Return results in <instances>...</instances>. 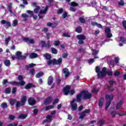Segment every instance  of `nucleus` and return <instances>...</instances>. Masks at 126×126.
<instances>
[{"label": "nucleus", "mask_w": 126, "mask_h": 126, "mask_svg": "<svg viewBox=\"0 0 126 126\" xmlns=\"http://www.w3.org/2000/svg\"><path fill=\"white\" fill-rule=\"evenodd\" d=\"M123 104V100H120V101L117 104V105L116 106V111L117 110H119V109L121 108L122 107V105Z\"/></svg>", "instance_id": "obj_22"}, {"label": "nucleus", "mask_w": 126, "mask_h": 126, "mask_svg": "<svg viewBox=\"0 0 126 126\" xmlns=\"http://www.w3.org/2000/svg\"><path fill=\"white\" fill-rule=\"evenodd\" d=\"M54 108V105H50L46 107V111H48V110H50V109H53Z\"/></svg>", "instance_id": "obj_38"}, {"label": "nucleus", "mask_w": 126, "mask_h": 126, "mask_svg": "<svg viewBox=\"0 0 126 126\" xmlns=\"http://www.w3.org/2000/svg\"><path fill=\"white\" fill-rule=\"evenodd\" d=\"M121 42H122V43H126V39L124 37H121L120 38Z\"/></svg>", "instance_id": "obj_54"}, {"label": "nucleus", "mask_w": 126, "mask_h": 126, "mask_svg": "<svg viewBox=\"0 0 126 126\" xmlns=\"http://www.w3.org/2000/svg\"><path fill=\"white\" fill-rule=\"evenodd\" d=\"M35 64L34 63H31L28 66L29 67H33V66H35Z\"/></svg>", "instance_id": "obj_62"}, {"label": "nucleus", "mask_w": 126, "mask_h": 126, "mask_svg": "<svg viewBox=\"0 0 126 126\" xmlns=\"http://www.w3.org/2000/svg\"><path fill=\"white\" fill-rule=\"evenodd\" d=\"M58 13H59V14H61V13H63V8H60V9L58 10Z\"/></svg>", "instance_id": "obj_61"}, {"label": "nucleus", "mask_w": 126, "mask_h": 126, "mask_svg": "<svg viewBox=\"0 0 126 126\" xmlns=\"http://www.w3.org/2000/svg\"><path fill=\"white\" fill-rule=\"evenodd\" d=\"M105 33L106 34L107 38H111L113 36L111 33V29H110V28L106 27L105 28Z\"/></svg>", "instance_id": "obj_10"}, {"label": "nucleus", "mask_w": 126, "mask_h": 126, "mask_svg": "<svg viewBox=\"0 0 126 126\" xmlns=\"http://www.w3.org/2000/svg\"><path fill=\"white\" fill-rule=\"evenodd\" d=\"M6 83H7V80H6V79L4 80L2 82L3 85H5V84H6Z\"/></svg>", "instance_id": "obj_60"}, {"label": "nucleus", "mask_w": 126, "mask_h": 126, "mask_svg": "<svg viewBox=\"0 0 126 126\" xmlns=\"http://www.w3.org/2000/svg\"><path fill=\"white\" fill-rule=\"evenodd\" d=\"M77 38L79 40L78 44L83 45L84 44V41L83 40L86 39V36L83 34H81L77 35Z\"/></svg>", "instance_id": "obj_6"}, {"label": "nucleus", "mask_w": 126, "mask_h": 126, "mask_svg": "<svg viewBox=\"0 0 126 126\" xmlns=\"http://www.w3.org/2000/svg\"><path fill=\"white\" fill-rule=\"evenodd\" d=\"M53 45H54L55 46H59V45H60V41H55L53 43Z\"/></svg>", "instance_id": "obj_45"}, {"label": "nucleus", "mask_w": 126, "mask_h": 126, "mask_svg": "<svg viewBox=\"0 0 126 126\" xmlns=\"http://www.w3.org/2000/svg\"><path fill=\"white\" fill-rule=\"evenodd\" d=\"M110 113L112 117H115V115H116V110H115V108H111Z\"/></svg>", "instance_id": "obj_20"}, {"label": "nucleus", "mask_w": 126, "mask_h": 126, "mask_svg": "<svg viewBox=\"0 0 126 126\" xmlns=\"http://www.w3.org/2000/svg\"><path fill=\"white\" fill-rule=\"evenodd\" d=\"M15 92H16V88H14L12 89V93L13 94H15Z\"/></svg>", "instance_id": "obj_63"}, {"label": "nucleus", "mask_w": 126, "mask_h": 126, "mask_svg": "<svg viewBox=\"0 0 126 126\" xmlns=\"http://www.w3.org/2000/svg\"><path fill=\"white\" fill-rule=\"evenodd\" d=\"M106 70H107V68H106V67H103L102 71L100 72V67L98 66L96 67L95 71L98 74V78H101V77H103V76L106 75Z\"/></svg>", "instance_id": "obj_2"}, {"label": "nucleus", "mask_w": 126, "mask_h": 126, "mask_svg": "<svg viewBox=\"0 0 126 126\" xmlns=\"http://www.w3.org/2000/svg\"><path fill=\"white\" fill-rule=\"evenodd\" d=\"M17 124H15L14 123H10L7 125V126H17Z\"/></svg>", "instance_id": "obj_53"}, {"label": "nucleus", "mask_w": 126, "mask_h": 126, "mask_svg": "<svg viewBox=\"0 0 126 126\" xmlns=\"http://www.w3.org/2000/svg\"><path fill=\"white\" fill-rule=\"evenodd\" d=\"M70 89V86H66L63 89V92L64 94V95H67L68 93L70 95H73L74 94V90H71L69 91Z\"/></svg>", "instance_id": "obj_3"}, {"label": "nucleus", "mask_w": 126, "mask_h": 126, "mask_svg": "<svg viewBox=\"0 0 126 126\" xmlns=\"http://www.w3.org/2000/svg\"><path fill=\"white\" fill-rule=\"evenodd\" d=\"M54 81V79L53 78V77L50 76L48 78V85H51L52 83H53Z\"/></svg>", "instance_id": "obj_19"}, {"label": "nucleus", "mask_w": 126, "mask_h": 126, "mask_svg": "<svg viewBox=\"0 0 126 126\" xmlns=\"http://www.w3.org/2000/svg\"><path fill=\"white\" fill-rule=\"evenodd\" d=\"M27 13H28V14H30L31 15H33V11H31V10H28L27 11Z\"/></svg>", "instance_id": "obj_55"}, {"label": "nucleus", "mask_w": 126, "mask_h": 126, "mask_svg": "<svg viewBox=\"0 0 126 126\" xmlns=\"http://www.w3.org/2000/svg\"><path fill=\"white\" fill-rule=\"evenodd\" d=\"M24 41L27 42V43H29V44H34V43H35L34 39H30L28 38H24Z\"/></svg>", "instance_id": "obj_14"}, {"label": "nucleus", "mask_w": 126, "mask_h": 126, "mask_svg": "<svg viewBox=\"0 0 126 126\" xmlns=\"http://www.w3.org/2000/svg\"><path fill=\"white\" fill-rule=\"evenodd\" d=\"M113 97L114 96H113V94L106 95V99L107 101L106 106H105L106 109H108V108H109V107L110 106V105L111 104V100L113 99Z\"/></svg>", "instance_id": "obj_4"}, {"label": "nucleus", "mask_w": 126, "mask_h": 126, "mask_svg": "<svg viewBox=\"0 0 126 126\" xmlns=\"http://www.w3.org/2000/svg\"><path fill=\"white\" fill-rule=\"evenodd\" d=\"M28 102L31 106H33L36 103V100L33 97H30L28 100Z\"/></svg>", "instance_id": "obj_13"}, {"label": "nucleus", "mask_w": 126, "mask_h": 126, "mask_svg": "<svg viewBox=\"0 0 126 126\" xmlns=\"http://www.w3.org/2000/svg\"><path fill=\"white\" fill-rule=\"evenodd\" d=\"M70 10L71 11H75L76 10V9L74 7H71L70 8Z\"/></svg>", "instance_id": "obj_59"}, {"label": "nucleus", "mask_w": 126, "mask_h": 126, "mask_svg": "<svg viewBox=\"0 0 126 126\" xmlns=\"http://www.w3.org/2000/svg\"><path fill=\"white\" fill-rule=\"evenodd\" d=\"M32 6H35V8L34 9V13H38L39 12V11L40 10V7L39 6H37V4L35 2H33L32 3Z\"/></svg>", "instance_id": "obj_11"}, {"label": "nucleus", "mask_w": 126, "mask_h": 126, "mask_svg": "<svg viewBox=\"0 0 126 126\" xmlns=\"http://www.w3.org/2000/svg\"><path fill=\"white\" fill-rule=\"evenodd\" d=\"M17 24H18V22L17 21V20H14L12 23L13 26H17Z\"/></svg>", "instance_id": "obj_35"}, {"label": "nucleus", "mask_w": 126, "mask_h": 126, "mask_svg": "<svg viewBox=\"0 0 126 126\" xmlns=\"http://www.w3.org/2000/svg\"><path fill=\"white\" fill-rule=\"evenodd\" d=\"M98 53V51L93 50H92V54L93 55H97V54Z\"/></svg>", "instance_id": "obj_48"}, {"label": "nucleus", "mask_w": 126, "mask_h": 126, "mask_svg": "<svg viewBox=\"0 0 126 126\" xmlns=\"http://www.w3.org/2000/svg\"><path fill=\"white\" fill-rule=\"evenodd\" d=\"M9 102H10V104L11 105H14L15 103V102H16V99L11 98L10 99Z\"/></svg>", "instance_id": "obj_29"}, {"label": "nucleus", "mask_w": 126, "mask_h": 126, "mask_svg": "<svg viewBox=\"0 0 126 126\" xmlns=\"http://www.w3.org/2000/svg\"><path fill=\"white\" fill-rule=\"evenodd\" d=\"M123 26H124L125 29H126V21H123Z\"/></svg>", "instance_id": "obj_57"}, {"label": "nucleus", "mask_w": 126, "mask_h": 126, "mask_svg": "<svg viewBox=\"0 0 126 126\" xmlns=\"http://www.w3.org/2000/svg\"><path fill=\"white\" fill-rule=\"evenodd\" d=\"M71 6H77V5H78V4H77L75 2H72L71 3Z\"/></svg>", "instance_id": "obj_43"}, {"label": "nucleus", "mask_w": 126, "mask_h": 126, "mask_svg": "<svg viewBox=\"0 0 126 126\" xmlns=\"http://www.w3.org/2000/svg\"><path fill=\"white\" fill-rule=\"evenodd\" d=\"M63 37H70V34L68 33H64L63 34Z\"/></svg>", "instance_id": "obj_39"}, {"label": "nucleus", "mask_w": 126, "mask_h": 126, "mask_svg": "<svg viewBox=\"0 0 126 126\" xmlns=\"http://www.w3.org/2000/svg\"><path fill=\"white\" fill-rule=\"evenodd\" d=\"M82 31V29L80 27H77L76 29V32H77L78 33H81Z\"/></svg>", "instance_id": "obj_31"}, {"label": "nucleus", "mask_w": 126, "mask_h": 126, "mask_svg": "<svg viewBox=\"0 0 126 126\" xmlns=\"http://www.w3.org/2000/svg\"><path fill=\"white\" fill-rule=\"evenodd\" d=\"M98 91H99V90L97 89H94L92 90L93 93H96V92H98Z\"/></svg>", "instance_id": "obj_56"}, {"label": "nucleus", "mask_w": 126, "mask_h": 126, "mask_svg": "<svg viewBox=\"0 0 126 126\" xmlns=\"http://www.w3.org/2000/svg\"><path fill=\"white\" fill-rule=\"evenodd\" d=\"M4 63L6 66H9V65H10V61L6 60L4 62Z\"/></svg>", "instance_id": "obj_26"}, {"label": "nucleus", "mask_w": 126, "mask_h": 126, "mask_svg": "<svg viewBox=\"0 0 126 126\" xmlns=\"http://www.w3.org/2000/svg\"><path fill=\"white\" fill-rule=\"evenodd\" d=\"M105 124V121H100L98 122V126H102V125H104Z\"/></svg>", "instance_id": "obj_46"}, {"label": "nucleus", "mask_w": 126, "mask_h": 126, "mask_svg": "<svg viewBox=\"0 0 126 126\" xmlns=\"http://www.w3.org/2000/svg\"><path fill=\"white\" fill-rule=\"evenodd\" d=\"M44 75V73L42 72H40L36 74V77L37 78H39V77H41V76H43Z\"/></svg>", "instance_id": "obj_27"}, {"label": "nucleus", "mask_w": 126, "mask_h": 126, "mask_svg": "<svg viewBox=\"0 0 126 126\" xmlns=\"http://www.w3.org/2000/svg\"><path fill=\"white\" fill-rule=\"evenodd\" d=\"M11 5H12L11 3H10L8 5V10H9V11L10 12H12V11H11Z\"/></svg>", "instance_id": "obj_42"}, {"label": "nucleus", "mask_w": 126, "mask_h": 126, "mask_svg": "<svg viewBox=\"0 0 126 126\" xmlns=\"http://www.w3.org/2000/svg\"><path fill=\"white\" fill-rule=\"evenodd\" d=\"M89 113H90V109H86L85 111L80 114V120H82L86 116V114H89Z\"/></svg>", "instance_id": "obj_9"}, {"label": "nucleus", "mask_w": 126, "mask_h": 126, "mask_svg": "<svg viewBox=\"0 0 126 126\" xmlns=\"http://www.w3.org/2000/svg\"><path fill=\"white\" fill-rule=\"evenodd\" d=\"M62 58H59L58 61L56 59H53V61H49L48 62V65H51V64H60L62 63Z\"/></svg>", "instance_id": "obj_5"}, {"label": "nucleus", "mask_w": 126, "mask_h": 126, "mask_svg": "<svg viewBox=\"0 0 126 126\" xmlns=\"http://www.w3.org/2000/svg\"><path fill=\"white\" fill-rule=\"evenodd\" d=\"M0 22H1V24H5V25L6 26H8V27H9V26H10V23H9L7 21H5L4 20H2V21H1Z\"/></svg>", "instance_id": "obj_17"}, {"label": "nucleus", "mask_w": 126, "mask_h": 126, "mask_svg": "<svg viewBox=\"0 0 126 126\" xmlns=\"http://www.w3.org/2000/svg\"><path fill=\"white\" fill-rule=\"evenodd\" d=\"M91 24L93 25V26H97L99 28H101L102 25L100 24H98L96 22H92Z\"/></svg>", "instance_id": "obj_25"}, {"label": "nucleus", "mask_w": 126, "mask_h": 126, "mask_svg": "<svg viewBox=\"0 0 126 126\" xmlns=\"http://www.w3.org/2000/svg\"><path fill=\"white\" fill-rule=\"evenodd\" d=\"M48 8H49L48 6H46L44 9H42L40 12L39 13L41 14L42 13H46L48 11Z\"/></svg>", "instance_id": "obj_18"}, {"label": "nucleus", "mask_w": 126, "mask_h": 126, "mask_svg": "<svg viewBox=\"0 0 126 126\" xmlns=\"http://www.w3.org/2000/svg\"><path fill=\"white\" fill-rule=\"evenodd\" d=\"M18 79H19L20 81H22V80H23V77L22 75H20L18 77Z\"/></svg>", "instance_id": "obj_47"}, {"label": "nucleus", "mask_w": 126, "mask_h": 126, "mask_svg": "<svg viewBox=\"0 0 126 126\" xmlns=\"http://www.w3.org/2000/svg\"><path fill=\"white\" fill-rule=\"evenodd\" d=\"M59 103V99H56L53 102V105H56V104H58Z\"/></svg>", "instance_id": "obj_52"}, {"label": "nucleus", "mask_w": 126, "mask_h": 126, "mask_svg": "<svg viewBox=\"0 0 126 126\" xmlns=\"http://www.w3.org/2000/svg\"><path fill=\"white\" fill-rule=\"evenodd\" d=\"M26 102V96H22L21 102L18 101L16 104V108L20 107V106H23L25 105V102Z\"/></svg>", "instance_id": "obj_7"}, {"label": "nucleus", "mask_w": 126, "mask_h": 126, "mask_svg": "<svg viewBox=\"0 0 126 126\" xmlns=\"http://www.w3.org/2000/svg\"><path fill=\"white\" fill-rule=\"evenodd\" d=\"M5 93L8 94L10 93V89L9 88L6 89L5 90Z\"/></svg>", "instance_id": "obj_44"}, {"label": "nucleus", "mask_w": 126, "mask_h": 126, "mask_svg": "<svg viewBox=\"0 0 126 126\" xmlns=\"http://www.w3.org/2000/svg\"><path fill=\"white\" fill-rule=\"evenodd\" d=\"M47 26H51V27H52V28H54L55 27H56V26H57V24H53V23L49 22L47 24Z\"/></svg>", "instance_id": "obj_28"}, {"label": "nucleus", "mask_w": 126, "mask_h": 126, "mask_svg": "<svg viewBox=\"0 0 126 126\" xmlns=\"http://www.w3.org/2000/svg\"><path fill=\"white\" fill-rule=\"evenodd\" d=\"M38 57V55L35 53H32L30 55V59H35V58H37Z\"/></svg>", "instance_id": "obj_24"}, {"label": "nucleus", "mask_w": 126, "mask_h": 126, "mask_svg": "<svg viewBox=\"0 0 126 126\" xmlns=\"http://www.w3.org/2000/svg\"><path fill=\"white\" fill-rule=\"evenodd\" d=\"M66 16H67V13H63V18H66Z\"/></svg>", "instance_id": "obj_49"}, {"label": "nucleus", "mask_w": 126, "mask_h": 126, "mask_svg": "<svg viewBox=\"0 0 126 126\" xmlns=\"http://www.w3.org/2000/svg\"><path fill=\"white\" fill-rule=\"evenodd\" d=\"M92 97V94L87 91H83L80 94H78L76 97V100L75 99H73L71 102H70V105L71 107L72 111H75L76 109H77V104L75 103V101L80 102L81 101V99H90Z\"/></svg>", "instance_id": "obj_1"}, {"label": "nucleus", "mask_w": 126, "mask_h": 126, "mask_svg": "<svg viewBox=\"0 0 126 126\" xmlns=\"http://www.w3.org/2000/svg\"><path fill=\"white\" fill-rule=\"evenodd\" d=\"M32 86H33V85H32V84L30 83L26 86L25 88L26 89H29L31 88V87H32Z\"/></svg>", "instance_id": "obj_36"}, {"label": "nucleus", "mask_w": 126, "mask_h": 126, "mask_svg": "<svg viewBox=\"0 0 126 126\" xmlns=\"http://www.w3.org/2000/svg\"><path fill=\"white\" fill-rule=\"evenodd\" d=\"M51 50L52 54H55V55L57 54L58 52L57 51V50H56V49H55L54 48H52Z\"/></svg>", "instance_id": "obj_37"}, {"label": "nucleus", "mask_w": 126, "mask_h": 126, "mask_svg": "<svg viewBox=\"0 0 126 126\" xmlns=\"http://www.w3.org/2000/svg\"><path fill=\"white\" fill-rule=\"evenodd\" d=\"M11 84L13 85H19L20 84V85L23 86L25 84V82L23 81H22L20 83H17L16 82H12Z\"/></svg>", "instance_id": "obj_15"}, {"label": "nucleus", "mask_w": 126, "mask_h": 126, "mask_svg": "<svg viewBox=\"0 0 126 126\" xmlns=\"http://www.w3.org/2000/svg\"><path fill=\"white\" fill-rule=\"evenodd\" d=\"M44 57L45 59L47 60V64H48V62L49 61H53L51 60V55L50 54H44Z\"/></svg>", "instance_id": "obj_21"}, {"label": "nucleus", "mask_w": 126, "mask_h": 126, "mask_svg": "<svg viewBox=\"0 0 126 126\" xmlns=\"http://www.w3.org/2000/svg\"><path fill=\"white\" fill-rule=\"evenodd\" d=\"M9 118L10 119V120H13L14 119V116L13 115H10L9 116Z\"/></svg>", "instance_id": "obj_64"}, {"label": "nucleus", "mask_w": 126, "mask_h": 126, "mask_svg": "<svg viewBox=\"0 0 126 126\" xmlns=\"http://www.w3.org/2000/svg\"><path fill=\"white\" fill-rule=\"evenodd\" d=\"M1 108H3V109H5V108H7V104L5 102H3L1 105Z\"/></svg>", "instance_id": "obj_32"}, {"label": "nucleus", "mask_w": 126, "mask_h": 126, "mask_svg": "<svg viewBox=\"0 0 126 126\" xmlns=\"http://www.w3.org/2000/svg\"><path fill=\"white\" fill-rule=\"evenodd\" d=\"M89 63H94V59H91L88 61Z\"/></svg>", "instance_id": "obj_51"}, {"label": "nucleus", "mask_w": 126, "mask_h": 126, "mask_svg": "<svg viewBox=\"0 0 126 126\" xmlns=\"http://www.w3.org/2000/svg\"><path fill=\"white\" fill-rule=\"evenodd\" d=\"M63 72L64 74L65 77H67L69 75V71L67 68H64L63 69Z\"/></svg>", "instance_id": "obj_12"}, {"label": "nucleus", "mask_w": 126, "mask_h": 126, "mask_svg": "<svg viewBox=\"0 0 126 126\" xmlns=\"http://www.w3.org/2000/svg\"><path fill=\"white\" fill-rule=\"evenodd\" d=\"M79 21L81 23H85V20L82 17L79 18Z\"/></svg>", "instance_id": "obj_41"}, {"label": "nucleus", "mask_w": 126, "mask_h": 126, "mask_svg": "<svg viewBox=\"0 0 126 126\" xmlns=\"http://www.w3.org/2000/svg\"><path fill=\"white\" fill-rule=\"evenodd\" d=\"M16 56L18 58L20 59V58L21 57V52H20V51L17 52L16 53Z\"/></svg>", "instance_id": "obj_34"}, {"label": "nucleus", "mask_w": 126, "mask_h": 126, "mask_svg": "<svg viewBox=\"0 0 126 126\" xmlns=\"http://www.w3.org/2000/svg\"><path fill=\"white\" fill-rule=\"evenodd\" d=\"M22 17H23L24 20H27V18H28L29 16L26 14H22Z\"/></svg>", "instance_id": "obj_30"}, {"label": "nucleus", "mask_w": 126, "mask_h": 126, "mask_svg": "<svg viewBox=\"0 0 126 126\" xmlns=\"http://www.w3.org/2000/svg\"><path fill=\"white\" fill-rule=\"evenodd\" d=\"M56 114V111H53L51 112V115H48L46 116V120H44L43 122V124H45V123H49L50 122H52V118H53V115H55Z\"/></svg>", "instance_id": "obj_8"}, {"label": "nucleus", "mask_w": 126, "mask_h": 126, "mask_svg": "<svg viewBox=\"0 0 126 126\" xmlns=\"http://www.w3.org/2000/svg\"><path fill=\"white\" fill-rule=\"evenodd\" d=\"M53 99H52V97H48L44 101L45 105H48V104H50L51 102H52Z\"/></svg>", "instance_id": "obj_16"}, {"label": "nucleus", "mask_w": 126, "mask_h": 126, "mask_svg": "<svg viewBox=\"0 0 126 126\" xmlns=\"http://www.w3.org/2000/svg\"><path fill=\"white\" fill-rule=\"evenodd\" d=\"M39 45L41 46L42 47H46V45L45 44V42L41 41L39 43Z\"/></svg>", "instance_id": "obj_40"}, {"label": "nucleus", "mask_w": 126, "mask_h": 126, "mask_svg": "<svg viewBox=\"0 0 126 126\" xmlns=\"http://www.w3.org/2000/svg\"><path fill=\"white\" fill-rule=\"evenodd\" d=\"M119 5H125V2H124V1H120V2H119Z\"/></svg>", "instance_id": "obj_50"}, {"label": "nucleus", "mask_w": 126, "mask_h": 126, "mask_svg": "<svg viewBox=\"0 0 126 126\" xmlns=\"http://www.w3.org/2000/svg\"><path fill=\"white\" fill-rule=\"evenodd\" d=\"M114 74V75L115 76H118V75H120V72H119V71H115Z\"/></svg>", "instance_id": "obj_58"}, {"label": "nucleus", "mask_w": 126, "mask_h": 126, "mask_svg": "<svg viewBox=\"0 0 126 126\" xmlns=\"http://www.w3.org/2000/svg\"><path fill=\"white\" fill-rule=\"evenodd\" d=\"M27 117V114H21L19 116V119L21 120H24V119H26Z\"/></svg>", "instance_id": "obj_23"}, {"label": "nucleus", "mask_w": 126, "mask_h": 126, "mask_svg": "<svg viewBox=\"0 0 126 126\" xmlns=\"http://www.w3.org/2000/svg\"><path fill=\"white\" fill-rule=\"evenodd\" d=\"M10 41V37H8V38H6L5 39V45H8V42Z\"/></svg>", "instance_id": "obj_33"}]
</instances>
